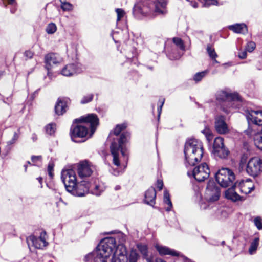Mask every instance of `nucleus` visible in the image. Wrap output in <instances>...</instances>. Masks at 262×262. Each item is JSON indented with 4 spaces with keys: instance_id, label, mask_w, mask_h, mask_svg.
<instances>
[{
    "instance_id": "obj_1",
    "label": "nucleus",
    "mask_w": 262,
    "mask_h": 262,
    "mask_svg": "<svg viewBox=\"0 0 262 262\" xmlns=\"http://www.w3.org/2000/svg\"><path fill=\"white\" fill-rule=\"evenodd\" d=\"M75 122L82 123L72 126L70 129L71 139L75 142H83L85 140H77L78 138H83L88 136L90 138L94 134L99 125V119L97 116L94 114H90L85 116H82L79 119H75Z\"/></svg>"
},
{
    "instance_id": "obj_2",
    "label": "nucleus",
    "mask_w": 262,
    "mask_h": 262,
    "mask_svg": "<svg viewBox=\"0 0 262 262\" xmlns=\"http://www.w3.org/2000/svg\"><path fill=\"white\" fill-rule=\"evenodd\" d=\"M125 124H118L116 125L113 132L110 133L109 138L112 140L110 150L113 156V164L118 167L120 165V151L122 156L127 159V154L125 152V144L129 138L130 135L127 132L123 133L120 137H118L120 133L125 129Z\"/></svg>"
},
{
    "instance_id": "obj_3",
    "label": "nucleus",
    "mask_w": 262,
    "mask_h": 262,
    "mask_svg": "<svg viewBox=\"0 0 262 262\" xmlns=\"http://www.w3.org/2000/svg\"><path fill=\"white\" fill-rule=\"evenodd\" d=\"M246 116L249 124V127L245 130V133L249 136H254L255 146L262 150V127L259 132L256 133L255 126H250L251 123H253L255 126L262 125V111L247 110L246 112Z\"/></svg>"
},
{
    "instance_id": "obj_4",
    "label": "nucleus",
    "mask_w": 262,
    "mask_h": 262,
    "mask_svg": "<svg viewBox=\"0 0 262 262\" xmlns=\"http://www.w3.org/2000/svg\"><path fill=\"white\" fill-rule=\"evenodd\" d=\"M184 152L187 163L190 165H194L203 157V144L197 139H190L186 141Z\"/></svg>"
},
{
    "instance_id": "obj_5",
    "label": "nucleus",
    "mask_w": 262,
    "mask_h": 262,
    "mask_svg": "<svg viewBox=\"0 0 262 262\" xmlns=\"http://www.w3.org/2000/svg\"><path fill=\"white\" fill-rule=\"evenodd\" d=\"M116 241L113 237H108L102 239L96 248V251L92 254H90L86 257L95 256V262H107V258L113 253L116 248Z\"/></svg>"
},
{
    "instance_id": "obj_6",
    "label": "nucleus",
    "mask_w": 262,
    "mask_h": 262,
    "mask_svg": "<svg viewBox=\"0 0 262 262\" xmlns=\"http://www.w3.org/2000/svg\"><path fill=\"white\" fill-rule=\"evenodd\" d=\"M167 0H152V3L147 4V6H144L140 12L146 15L152 13L154 16L164 15L167 13Z\"/></svg>"
},
{
    "instance_id": "obj_7",
    "label": "nucleus",
    "mask_w": 262,
    "mask_h": 262,
    "mask_svg": "<svg viewBox=\"0 0 262 262\" xmlns=\"http://www.w3.org/2000/svg\"><path fill=\"white\" fill-rule=\"evenodd\" d=\"M215 179L221 186L226 188L233 183L235 180V174L231 169L222 168L216 173Z\"/></svg>"
},
{
    "instance_id": "obj_8",
    "label": "nucleus",
    "mask_w": 262,
    "mask_h": 262,
    "mask_svg": "<svg viewBox=\"0 0 262 262\" xmlns=\"http://www.w3.org/2000/svg\"><path fill=\"white\" fill-rule=\"evenodd\" d=\"M220 195V187L213 180H209L205 191L206 200L209 203L216 202L219 199Z\"/></svg>"
},
{
    "instance_id": "obj_9",
    "label": "nucleus",
    "mask_w": 262,
    "mask_h": 262,
    "mask_svg": "<svg viewBox=\"0 0 262 262\" xmlns=\"http://www.w3.org/2000/svg\"><path fill=\"white\" fill-rule=\"evenodd\" d=\"M61 178L66 190L69 192L76 186V176L75 172L72 169H64L61 172Z\"/></svg>"
},
{
    "instance_id": "obj_10",
    "label": "nucleus",
    "mask_w": 262,
    "mask_h": 262,
    "mask_svg": "<svg viewBox=\"0 0 262 262\" xmlns=\"http://www.w3.org/2000/svg\"><path fill=\"white\" fill-rule=\"evenodd\" d=\"M246 170L249 176H257L262 171V160L258 157L251 158L246 164Z\"/></svg>"
},
{
    "instance_id": "obj_11",
    "label": "nucleus",
    "mask_w": 262,
    "mask_h": 262,
    "mask_svg": "<svg viewBox=\"0 0 262 262\" xmlns=\"http://www.w3.org/2000/svg\"><path fill=\"white\" fill-rule=\"evenodd\" d=\"M210 173L208 165L204 163L193 169L192 175L197 181L202 182L208 178Z\"/></svg>"
},
{
    "instance_id": "obj_12",
    "label": "nucleus",
    "mask_w": 262,
    "mask_h": 262,
    "mask_svg": "<svg viewBox=\"0 0 262 262\" xmlns=\"http://www.w3.org/2000/svg\"><path fill=\"white\" fill-rule=\"evenodd\" d=\"M45 232H42L39 237H36L34 235L28 237L26 241L29 247L33 246L36 248L41 249L46 246L47 242L45 237Z\"/></svg>"
},
{
    "instance_id": "obj_13",
    "label": "nucleus",
    "mask_w": 262,
    "mask_h": 262,
    "mask_svg": "<svg viewBox=\"0 0 262 262\" xmlns=\"http://www.w3.org/2000/svg\"><path fill=\"white\" fill-rule=\"evenodd\" d=\"M89 182L82 181L80 183H76V186L72 188V190H70L69 192L73 195L82 196L85 194L89 193Z\"/></svg>"
},
{
    "instance_id": "obj_14",
    "label": "nucleus",
    "mask_w": 262,
    "mask_h": 262,
    "mask_svg": "<svg viewBox=\"0 0 262 262\" xmlns=\"http://www.w3.org/2000/svg\"><path fill=\"white\" fill-rule=\"evenodd\" d=\"M82 66L78 62L67 64L61 70V73L64 76H72L82 71Z\"/></svg>"
},
{
    "instance_id": "obj_15",
    "label": "nucleus",
    "mask_w": 262,
    "mask_h": 262,
    "mask_svg": "<svg viewBox=\"0 0 262 262\" xmlns=\"http://www.w3.org/2000/svg\"><path fill=\"white\" fill-rule=\"evenodd\" d=\"M232 94L221 90L217 91L215 95L216 100L221 104L222 110L227 114L229 113V110L225 107V106H226L229 99H232Z\"/></svg>"
},
{
    "instance_id": "obj_16",
    "label": "nucleus",
    "mask_w": 262,
    "mask_h": 262,
    "mask_svg": "<svg viewBox=\"0 0 262 262\" xmlns=\"http://www.w3.org/2000/svg\"><path fill=\"white\" fill-rule=\"evenodd\" d=\"M127 251L123 245H118L112 258L111 262H127Z\"/></svg>"
},
{
    "instance_id": "obj_17",
    "label": "nucleus",
    "mask_w": 262,
    "mask_h": 262,
    "mask_svg": "<svg viewBox=\"0 0 262 262\" xmlns=\"http://www.w3.org/2000/svg\"><path fill=\"white\" fill-rule=\"evenodd\" d=\"M77 172L81 178L90 177L93 172L92 165L88 161H81L77 165Z\"/></svg>"
},
{
    "instance_id": "obj_18",
    "label": "nucleus",
    "mask_w": 262,
    "mask_h": 262,
    "mask_svg": "<svg viewBox=\"0 0 262 262\" xmlns=\"http://www.w3.org/2000/svg\"><path fill=\"white\" fill-rule=\"evenodd\" d=\"M215 128L220 134H225L228 132L227 124L225 122V118L222 115H217L215 118Z\"/></svg>"
},
{
    "instance_id": "obj_19",
    "label": "nucleus",
    "mask_w": 262,
    "mask_h": 262,
    "mask_svg": "<svg viewBox=\"0 0 262 262\" xmlns=\"http://www.w3.org/2000/svg\"><path fill=\"white\" fill-rule=\"evenodd\" d=\"M45 61L46 68L48 70V75L49 76V70L53 65L59 63L61 61V58L58 54L52 53L46 55Z\"/></svg>"
},
{
    "instance_id": "obj_20",
    "label": "nucleus",
    "mask_w": 262,
    "mask_h": 262,
    "mask_svg": "<svg viewBox=\"0 0 262 262\" xmlns=\"http://www.w3.org/2000/svg\"><path fill=\"white\" fill-rule=\"evenodd\" d=\"M90 191L91 193L95 195H100L105 189L104 184L99 182L98 180H95L93 183L89 182Z\"/></svg>"
},
{
    "instance_id": "obj_21",
    "label": "nucleus",
    "mask_w": 262,
    "mask_h": 262,
    "mask_svg": "<svg viewBox=\"0 0 262 262\" xmlns=\"http://www.w3.org/2000/svg\"><path fill=\"white\" fill-rule=\"evenodd\" d=\"M155 248L159 254L161 255H168L175 257L183 256V255L181 254L179 252L170 249L166 246L156 245L155 246Z\"/></svg>"
},
{
    "instance_id": "obj_22",
    "label": "nucleus",
    "mask_w": 262,
    "mask_h": 262,
    "mask_svg": "<svg viewBox=\"0 0 262 262\" xmlns=\"http://www.w3.org/2000/svg\"><path fill=\"white\" fill-rule=\"evenodd\" d=\"M242 105L241 98L237 93H233L232 99H229L225 106L229 110V113L231 112L232 109L239 108Z\"/></svg>"
},
{
    "instance_id": "obj_23",
    "label": "nucleus",
    "mask_w": 262,
    "mask_h": 262,
    "mask_svg": "<svg viewBox=\"0 0 262 262\" xmlns=\"http://www.w3.org/2000/svg\"><path fill=\"white\" fill-rule=\"evenodd\" d=\"M156 197V192L154 188H149L145 193V202L151 206L155 203V199Z\"/></svg>"
},
{
    "instance_id": "obj_24",
    "label": "nucleus",
    "mask_w": 262,
    "mask_h": 262,
    "mask_svg": "<svg viewBox=\"0 0 262 262\" xmlns=\"http://www.w3.org/2000/svg\"><path fill=\"white\" fill-rule=\"evenodd\" d=\"M67 99H59L55 106V111L56 114L62 115L66 112L67 107Z\"/></svg>"
},
{
    "instance_id": "obj_25",
    "label": "nucleus",
    "mask_w": 262,
    "mask_h": 262,
    "mask_svg": "<svg viewBox=\"0 0 262 262\" xmlns=\"http://www.w3.org/2000/svg\"><path fill=\"white\" fill-rule=\"evenodd\" d=\"M250 182L249 180H247L246 182H241L238 187H236V189L239 190L241 193L245 194L250 193L254 189V186L250 184Z\"/></svg>"
},
{
    "instance_id": "obj_26",
    "label": "nucleus",
    "mask_w": 262,
    "mask_h": 262,
    "mask_svg": "<svg viewBox=\"0 0 262 262\" xmlns=\"http://www.w3.org/2000/svg\"><path fill=\"white\" fill-rule=\"evenodd\" d=\"M229 29L236 33L246 34L248 33L247 26L244 23L230 25Z\"/></svg>"
},
{
    "instance_id": "obj_27",
    "label": "nucleus",
    "mask_w": 262,
    "mask_h": 262,
    "mask_svg": "<svg viewBox=\"0 0 262 262\" xmlns=\"http://www.w3.org/2000/svg\"><path fill=\"white\" fill-rule=\"evenodd\" d=\"M235 187L236 188L237 187L233 186L226 191L225 196L226 198L233 201H237L242 199V197L239 196L235 191Z\"/></svg>"
},
{
    "instance_id": "obj_28",
    "label": "nucleus",
    "mask_w": 262,
    "mask_h": 262,
    "mask_svg": "<svg viewBox=\"0 0 262 262\" xmlns=\"http://www.w3.org/2000/svg\"><path fill=\"white\" fill-rule=\"evenodd\" d=\"M230 153L229 150L224 145L215 151H212V154L215 157H219L221 159H226Z\"/></svg>"
},
{
    "instance_id": "obj_29",
    "label": "nucleus",
    "mask_w": 262,
    "mask_h": 262,
    "mask_svg": "<svg viewBox=\"0 0 262 262\" xmlns=\"http://www.w3.org/2000/svg\"><path fill=\"white\" fill-rule=\"evenodd\" d=\"M20 137V133L19 131L15 132L13 134L12 138L6 143V147L8 149H11L14 145L16 144Z\"/></svg>"
},
{
    "instance_id": "obj_30",
    "label": "nucleus",
    "mask_w": 262,
    "mask_h": 262,
    "mask_svg": "<svg viewBox=\"0 0 262 262\" xmlns=\"http://www.w3.org/2000/svg\"><path fill=\"white\" fill-rule=\"evenodd\" d=\"M164 203L168 205V207L166 208L167 211H170L172 207V204L170 199V195L167 190L164 192Z\"/></svg>"
},
{
    "instance_id": "obj_31",
    "label": "nucleus",
    "mask_w": 262,
    "mask_h": 262,
    "mask_svg": "<svg viewBox=\"0 0 262 262\" xmlns=\"http://www.w3.org/2000/svg\"><path fill=\"white\" fill-rule=\"evenodd\" d=\"M224 145V139L221 137H216L214 140L212 151H215Z\"/></svg>"
},
{
    "instance_id": "obj_32",
    "label": "nucleus",
    "mask_w": 262,
    "mask_h": 262,
    "mask_svg": "<svg viewBox=\"0 0 262 262\" xmlns=\"http://www.w3.org/2000/svg\"><path fill=\"white\" fill-rule=\"evenodd\" d=\"M259 238L258 237H255L251 242L249 248V252L250 254H253L257 250L259 245Z\"/></svg>"
},
{
    "instance_id": "obj_33",
    "label": "nucleus",
    "mask_w": 262,
    "mask_h": 262,
    "mask_svg": "<svg viewBox=\"0 0 262 262\" xmlns=\"http://www.w3.org/2000/svg\"><path fill=\"white\" fill-rule=\"evenodd\" d=\"M209 71L208 70H204L203 71L196 73L193 76V80L196 82H198L202 80V79L205 77L208 73Z\"/></svg>"
},
{
    "instance_id": "obj_34",
    "label": "nucleus",
    "mask_w": 262,
    "mask_h": 262,
    "mask_svg": "<svg viewBox=\"0 0 262 262\" xmlns=\"http://www.w3.org/2000/svg\"><path fill=\"white\" fill-rule=\"evenodd\" d=\"M137 247L139 251L143 255V257L144 258H146L148 256L147 246L146 245H144L142 244H137Z\"/></svg>"
},
{
    "instance_id": "obj_35",
    "label": "nucleus",
    "mask_w": 262,
    "mask_h": 262,
    "mask_svg": "<svg viewBox=\"0 0 262 262\" xmlns=\"http://www.w3.org/2000/svg\"><path fill=\"white\" fill-rule=\"evenodd\" d=\"M206 50L208 55L212 59H215L217 57V55L211 45H207Z\"/></svg>"
},
{
    "instance_id": "obj_36",
    "label": "nucleus",
    "mask_w": 262,
    "mask_h": 262,
    "mask_svg": "<svg viewBox=\"0 0 262 262\" xmlns=\"http://www.w3.org/2000/svg\"><path fill=\"white\" fill-rule=\"evenodd\" d=\"M173 42L180 49L184 51L185 46L183 40L179 37H174L172 38Z\"/></svg>"
},
{
    "instance_id": "obj_37",
    "label": "nucleus",
    "mask_w": 262,
    "mask_h": 262,
    "mask_svg": "<svg viewBox=\"0 0 262 262\" xmlns=\"http://www.w3.org/2000/svg\"><path fill=\"white\" fill-rule=\"evenodd\" d=\"M201 132L205 136L206 139L208 142H210L212 139V133L209 127H205Z\"/></svg>"
},
{
    "instance_id": "obj_38",
    "label": "nucleus",
    "mask_w": 262,
    "mask_h": 262,
    "mask_svg": "<svg viewBox=\"0 0 262 262\" xmlns=\"http://www.w3.org/2000/svg\"><path fill=\"white\" fill-rule=\"evenodd\" d=\"M94 98V95L89 94L84 96L81 99L80 103L81 104H86L92 101Z\"/></svg>"
},
{
    "instance_id": "obj_39",
    "label": "nucleus",
    "mask_w": 262,
    "mask_h": 262,
    "mask_svg": "<svg viewBox=\"0 0 262 262\" xmlns=\"http://www.w3.org/2000/svg\"><path fill=\"white\" fill-rule=\"evenodd\" d=\"M139 257V254L135 250H132L129 255V262H137Z\"/></svg>"
},
{
    "instance_id": "obj_40",
    "label": "nucleus",
    "mask_w": 262,
    "mask_h": 262,
    "mask_svg": "<svg viewBox=\"0 0 262 262\" xmlns=\"http://www.w3.org/2000/svg\"><path fill=\"white\" fill-rule=\"evenodd\" d=\"M247 156L245 154H244L241 156L239 163V169L243 170L245 168L247 163Z\"/></svg>"
},
{
    "instance_id": "obj_41",
    "label": "nucleus",
    "mask_w": 262,
    "mask_h": 262,
    "mask_svg": "<svg viewBox=\"0 0 262 262\" xmlns=\"http://www.w3.org/2000/svg\"><path fill=\"white\" fill-rule=\"evenodd\" d=\"M61 8L64 11H69L73 9V6L71 3L64 1L61 3Z\"/></svg>"
},
{
    "instance_id": "obj_42",
    "label": "nucleus",
    "mask_w": 262,
    "mask_h": 262,
    "mask_svg": "<svg viewBox=\"0 0 262 262\" xmlns=\"http://www.w3.org/2000/svg\"><path fill=\"white\" fill-rule=\"evenodd\" d=\"M57 30L56 26L54 23L49 24L46 28V32L48 34H53Z\"/></svg>"
},
{
    "instance_id": "obj_43",
    "label": "nucleus",
    "mask_w": 262,
    "mask_h": 262,
    "mask_svg": "<svg viewBox=\"0 0 262 262\" xmlns=\"http://www.w3.org/2000/svg\"><path fill=\"white\" fill-rule=\"evenodd\" d=\"M55 127V124L53 123L48 125L46 128L47 133L50 135L53 134L56 129Z\"/></svg>"
},
{
    "instance_id": "obj_44",
    "label": "nucleus",
    "mask_w": 262,
    "mask_h": 262,
    "mask_svg": "<svg viewBox=\"0 0 262 262\" xmlns=\"http://www.w3.org/2000/svg\"><path fill=\"white\" fill-rule=\"evenodd\" d=\"M253 222L258 230L262 229V219L261 217L258 216L255 217L253 220Z\"/></svg>"
},
{
    "instance_id": "obj_45",
    "label": "nucleus",
    "mask_w": 262,
    "mask_h": 262,
    "mask_svg": "<svg viewBox=\"0 0 262 262\" xmlns=\"http://www.w3.org/2000/svg\"><path fill=\"white\" fill-rule=\"evenodd\" d=\"M115 11L117 14V21H119L122 18L124 17L125 15V12L123 9L120 8L116 9Z\"/></svg>"
},
{
    "instance_id": "obj_46",
    "label": "nucleus",
    "mask_w": 262,
    "mask_h": 262,
    "mask_svg": "<svg viewBox=\"0 0 262 262\" xmlns=\"http://www.w3.org/2000/svg\"><path fill=\"white\" fill-rule=\"evenodd\" d=\"M117 239H118V241L119 242V244H118V245H124V243L126 241V237L124 234H123L122 233H119L117 235Z\"/></svg>"
},
{
    "instance_id": "obj_47",
    "label": "nucleus",
    "mask_w": 262,
    "mask_h": 262,
    "mask_svg": "<svg viewBox=\"0 0 262 262\" xmlns=\"http://www.w3.org/2000/svg\"><path fill=\"white\" fill-rule=\"evenodd\" d=\"M256 45L254 42H249L246 47V50L249 52H252L255 48Z\"/></svg>"
},
{
    "instance_id": "obj_48",
    "label": "nucleus",
    "mask_w": 262,
    "mask_h": 262,
    "mask_svg": "<svg viewBox=\"0 0 262 262\" xmlns=\"http://www.w3.org/2000/svg\"><path fill=\"white\" fill-rule=\"evenodd\" d=\"M204 7H209L210 5H215L217 4L216 0H203Z\"/></svg>"
},
{
    "instance_id": "obj_49",
    "label": "nucleus",
    "mask_w": 262,
    "mask_h": 262,
    "mask_svg": "<svg viewBox=\"0 0 262 262\" xmlns=\"http://www.w3.org/2000/svg\"><path fill=\"white\" fill-rule=\"evenodd\" d=\"M48 173L50 177L52 178L53 176V164L52 163H49L48 166Z\"/></svg>"
},
{
    "instance_id": "obj_50",
    "label": "nucleus",
    "mask_w": 262,
    "mask_h": 262,
    "mask_svg": "<svg viewBox=\"0 0 262 262\" xmlns=\"http://www.w3.org/2000/svg\"><path fill=\"white\" fill-rule=\"evenodd\" d=\"M238 57L241 59H245L247 57V51H243L239 52Z\"/></svg>"
},
{
    "instance_id": "obj_51",
    "label": "nucleus",
    "mask_w": 262,
    "mask_h": 262,
    "mask_svg": "<svg viewBox=\"0 0 262 262\" xmlns=\"http://www.w3.org/2000/svg\"><path fill=\"white\" fill-rule=\"evenodd\" d=\"M41 156H32L31 157V160L33 162L35 163L37 161H41Z\"/></svg>"
},
{
    "instance_id": "obj_52",
    "label": "nucleus",
    "mask_w": 262,
    "mask_h": 262,
    "mask_svg": "<svg viewBox=\"0 0 262 262\" xmlns=\"http://www.w3.org/2000/svg\"><path fill=\"white\" fill-rule=\"evenodd\" d=\"M24 55L27 58H31L33 56V53L32 51H26L24 53Z\"/></svg>"
},
{
    "instance_id": "obj_53",
    "label": "nucleus",
    "mask_w": 262,
    "mask_h": 262,
    "mask_svg": "<svg viewBox=\"0 0 262 262\" xmlns=\"http://www.w3.org/2000/svg\"><path fill=\"white\" fill-rule=\"evenodd\" d=\"M8 4L13 6H17V3L16 0H7Z\"/></svg>"
},
{
    "instance_id": "obj_54",
    "label": "nucleus",
    "mask_w": 262,
    "mask_h": 262,
    "mask_svg": "<svg viewBox=\"0 0 262 262\" xmlns=\"http://www.w3.org/2000/svg\"><path fill=\"white\" fill-rule=\"evenodd\" d=\"M255 66L257 70H262V59L260 61H258V62L256 64Z\"/></svg>"
},
{
    "instance_id": "obj_55",
    "label": "nucleus",
    "mask_w": 262,
    "mask_h": 262,
    "mask_svg": "<svg viewBox=\"0 0 262 262\" xmlns=\"http://www.w3.org/2000/svg\"><path fill=\"white\" fill-rule=\"evenodd\" d=\"M163 182L160 180L157 181V187L159 189V190H161L163 188Z\"/></svg>"
},
{
    "instance_id": "obj_56",
    "label": "nucleus",
    "mask_w": 262,
    "mask_h": 262,
    "mask_svg": "<svg viewBox=\"0 0 262 262\" xmlns=\"http://www.w3.org/2000/svg\"><path fill=\"white\" fill-rule=\"evenodd\" d=\"M164 103V99H163L162 101H161V105L159 106V107L158 108V113H159V116H160V113L161 112V111H162V107L163 106V105Z\"/></svg>"
},
{
    "instance_id": "obj_57",
    "label": "nucleus",
    "mask_w": 262,
    "mask_h": 262,
    "mask_svg": "<svg viewBox=\"0 0 262 262\" xmlns=\"http://www.w3.org/2000/svg\"><path fill=\"white\" fill-rule=\"evenodd\" d=\"M4 102L9 104L12 102L11 98H7L6 99L3 100Z\"/></svg>"
},
{
    "instance_id": "obj_58",
    "label": "nucleus",
    "mask_w": 262,
    "mask_h": 262,
    "mask_svg": "<svg viewBox=\"0 0 262 262\" xmlns=\"http://www.w3.org/2000/svg\"><path fill=\"white\" fill-rule=\"evenodd\" d=\"M32 139L34 142L37 140V136L35 134H33L32 135Z\"/></svg>"
},
{
    "instance_id": "obj_59",
    "label": "nucleus",
    "mask_w": 262,
    "mask_h": 262,
    "mask_svg": "<svg viewBox=\"0 0 262 262\" xmlns=\"http://www.w3.org/2000/svg\"><path fill=\"white\" fill-rule=\"evenodd\" d=\"M37 180L38 181V182H39V183L41 185L40 188H42V178L41 177H38L37 178Z\"/></svg>"
},
{
    "instance_id": "obj_60",
    "label": "nucleus",
    "mask_w": 262,
    "mask_h": 262,
    "mask_svg": "<svg viewBox=\"0 0 262 262\" xmlns=\"http://www.w3.org/2000/svg\"><path fill=\"white\" fill-rule=\"evenodd\" d=\"M13 7H14L13 8H12L10 9V12H11V13H13V14L15 13V12L16 11V6H13Z\"/></svg>"
},
{
    "instance_id": "obj_61",
    "label": "nucleus",
    "mask_w": 262,
    "mask_h": 262,
    "mask_svg": "<svg viewBox=\"0 0 262 262\" xmlns=\"http://www.w3.org/2000/svg\"><path fill=\"white\" fill-rule=\"evenodd\" d=\"M181 257H182L186 262H190V261L188 258H187L184 255H183V256H181Z\"/></svg>"
},
{
    "instance_id": "obj_62",
    "label": "nucleus",
    "mask_w": 262,
    "mask_h": 262,
    "mask_svg": "<svg viewBox=\"0 0 262 262\" xmlns=\"http://www.w3.org/2000/svg\"><path fill=\"white\" fill-rule=\"evenodd\" d=\"M118 173H119V172L118 171H115L113 172V174L115 176H117V174H118Z\"/></svg>"
},
{
    "instance_id": "obj_63",
    "label": "nucleus",
    "mask_w": 262,
    "mask_h": 262,
    "mask_svg": "<svg viewBox=\"0 0 262 262\" xmlns=\"http://www.w3.org/2000/svg\"><path fill=\"white\" fill-rule=\"evenodd\" d=\"M157 262H165V261L163 260L162 259H158L157 260Z\"/></svg>"
},
{
    "instance_id": "obj_64",
    "label": "nucleus",
    "mask_w": 262,
    "mask_h": 262,
    "mask_svg": "<svg viewBox=\"0 0 262 262\" xmlns=\"http://www.w3.org/2000/svg\"><path fill=\"white\" fill-rule=\"evenodd\" d=\"M120 189V186H117L115 187V189L116 190H118Z\"/></svg>"
}]
</instances>
